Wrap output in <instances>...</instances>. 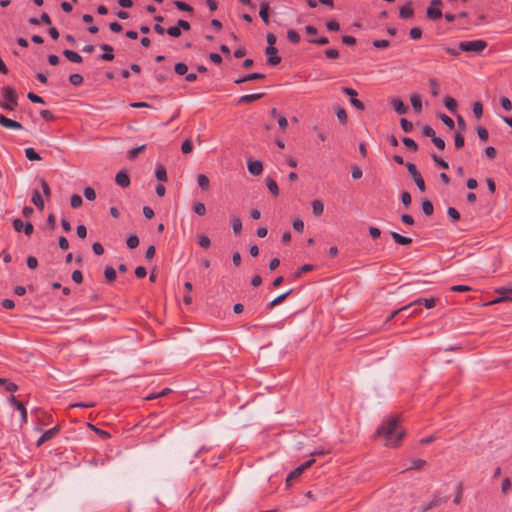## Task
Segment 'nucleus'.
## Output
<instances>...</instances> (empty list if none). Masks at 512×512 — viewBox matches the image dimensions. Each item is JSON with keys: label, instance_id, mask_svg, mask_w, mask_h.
<instances>
[{"label": "nucleus", "instance_id": "1", "mask_svg": "<svg viewBox=\"0 0 512 512\" xmlns=\"http://www.w3.org/2000/svg\"><path fill=\"white\" fill-rule=\"evenodd\" d=\"M376 435L382 439L385 446L396 447L405 436V430L400 427L398 417L390 416L376 430Z\"/></svg>", "mask_w": 512, "mask_h": 512}, {"label": "nucleus", "instance_id": "2", "mask_svg": "<svg viewBox=\"0 0 512 512\" xmlns=\"http://www.w3.org/2000/svg\"><path fill=\"white\" fill-rule=\"evenodd\" d=\"M1 97L0 108L13 111L17 107L18 95L10 86H4L1 89Z\"/></svg>", "mask_w": 512, "mask_h": 512}, {"label": "nucleus", "instance_id": "3", "mask_svg": "<svg viewBox=\"0 0 512 512\" xmlns=\"http://www.w3.org/2000/svg\"><path fill=\"white\" fill-rule=\"evenodd\" d=\"M421 304H424V306L426 308H432L435 306L436 304V298L434 297H430V298H418L414 301H412L411 303L393 311L391 313V315L387 318V321H390L392 320L393 318H395L399 313L401 312H404V311H407L409 310L410 308L414 307V306H418V305H421Z\"/></svg>", "mask_w": 512, "mask_h": 512}, {"label": "nucleus", "instance_id": "4", "mask_svg": "<svg viewBox=\"0 0 512 512\" xmlns=\"http://www.w3.org/2000/svg\"><path fill=\"white\" fill-rule=\"evenodd\" d=\"M487 47V42L481 39L462 41L459 43V50L463 52L480 53Z\"/></svg>", "mask_w": 512, "mask_h": 512}, {"label": "nucleus", "instance_id": "5", "mask_svg": "<svg viewBox=\"0 0 512 512\" xmlns=\"http://www.w3.org/2000/svg\"><path fill=\"white\" fill-rule=\"evenodd\" d=\"M406 167H407L409 174L412 176L417 188L420 191L424 192L426 189V185H425L424 179L422 178L421 174L417 171L416 165L413 163H407Z\"/></svg>", "mask_w": 512, "mask_h": 512}, {"label": "nucleus", "instance_id": "6", "mask_svg": "<svg viewBox=\"0 0 512 512\" xmlns=\"http://www.w3.org/2000/svg\"><path fill=\"white\" fill-rule=\"evenodd\" d=\"M13 227L17 232H24L27 236L33 233L34 227L30 222L24 223L21 219H14Z\"/></svg>", "mask_w": 512, "mask_h": 512}, {"label": "nucleus", "instance_id": "7", "mask_svg": "<svg viewBox=\"0 0 512 512\" xmlns=\"http://www.w3.org/2000/svg\"><path fill=\"white\" fill-rule=\"evenodd\" d=\"M315 462V459L314 458H310L309 460H307L305 463L301 464L300 466H298L297 468H295L293 471H291L289 473V475L287 476L286 478V482H290L292 479L294 478H297L298 476H300L302 474V472L307 469L308 467H310L313 463Z\"/></svg>", "mask_w": 512, "mask_h": 512}, {"label": "nucleus", "instance_id": "8", "mask_svg": "<svg viewBox=\"0 0 512 512\" xmlns=\"http://www.w3.org/2000/svg\"><path fill=\"white\" fill-rule=\"evenodd\" d=\"M342 91L346 95L350 96V103L354 107H356L359 110H364L365 107H364L363 102H361L359 99L356 98V96H357V91L356 90H354L352 88H349V87H344V88H342Z\"/></svg>", "mask_w": 512, "mask_h": 512}, {"label": "nucleus", "instance_id": "9", "mask_svg": "<svg viewBox=\"0 0 512 512\" xmlns=\"http://www.w3.org/2000/svg\"><path fill=\"white\" fill-rule=\"evenodd\" d=\"M0 125L7 129H12V130H22L23 129V126L21 123L15 121V120H12L10 118H7L3 114H0Z\"/></svg>", "mask_w": 512, "mask_h": 512}, {"label": "nucleus", "instance_id": "10", "mask_svg": "<svg viewBox=\"0 0 512 512\" xmlns=\"http://www.w3.org/2000/svg\"><path fill=\"white\" fill-rule=\"evenodd\" d=\"M267 58V63L271 66H276L281 62V58L277 56V49L275 47H266L265 50Z\"/></svg>", "mask_w": 512, "mask_h": 512}, {"label": "nucleus", "instance_id": "11", "mask_svg": "<svg viewBox=\"0 0 512 512\" xmlns=\"http://www.w3.org/2000/svg\"><path fill=\"white\" fill-rule=\"evenodd\" d=\"M247 169L251 175L258 176L263 171V165L258 160H248Z\"/></svg>", "mask_w": 512, "mask_h": 512}, {"label": "nucleus", "instance_id": "12", "mask_svg": "<svg viewBox=\"0 0 512 512\" xmlns=\"http://www.w3.org/2000/svg\"><path fill=\"white\" fill-rule=\"evenodd\" d=\"M263 78H265L264 74L254 72V73H249V74H247V75H245L243 77H239L234 82L236 84H241V83H244V82L260 80V79H263Z\"/></svg>", "mask_w": 512, "mask_h": 512}, {"label": "nucleus", "instance_id": "13", "mask_svg": "<svg viewBox=\"0 0 512 512\" xmlns=\"http://www.w3.org/2000/svg\"><path fill=\"white\" fill-rule=\"evenodd\" d=\"M115 181L122 188H126L130 185V178L124 171H120L116 174Z\"/></svg>", "mask_w": 512, "mask_h": 512}, {"label": "nucleus", "instance_id": "14", "mask_svg": "<svg viewBox=\"0 0 512 512\" xmlns=\"http://www.w3.org/2000/svg\"><path fill=\"white\" fill-rule=\"evenodd\" d=\"M59 429L57 427H53L47 431H45L41 437L37 440V446H40L42 445L44 442H46L47 440L53 438L57 433H58Z\"/></svg>", "mask_w": 512, "mask_h": 512}, {"label": "nucleus", "instance_id": "15", "mask_svg": "<svg viewBox=\"0 0 512 512\" xmlns=\"http://www.w3.org/2000/svg\"><path fill=\"white\" fill-rule=\"evenodd\" d=\"M391 104H392V107L395 110V112L400 115L405 114L408 111V106H406L403 103V101L398 98L393 99Z\"/></svg>", "mask_w": 512, "mask_h": 512}, {"label": "nucleus", "instance_id": "16", "mask_svg": "<svg viewBox=\"0 0 512 512\" xmlns=\"http://www.w3.org/2000/svg\"><path fill=\"white\" fill-rule=\"evenodd\" d=\"M104 50V53L100 56L104 61H112L114 59L113 47L108 44H102L100 46Z\"/></svg>", "mask_w": 512, "mask_h": 512}, {"label": "nucleus", "instance_id": "17", "mask_svg": "<svg viewBox=\"0 0 512 512\" xmlns=\"http://www.w3.org/2000/svg\"><path fill=\"white\" fill-rule=\"evenodd\" d=\"M410 102L411 105L416 113L422 112V102L420 99V96L418 94H411L410 95Z\"/></svg>", "mask_w": 512, "mask_h": 512}, {"label": "nucleus", "instance_id": "18", "mask_svg": "<svg viewBox=\"0 0 512 512\" xmlns=\"http://www.w3.org/2000/svg\"><path fill=\"white\" fill-rule=\"evenodd\" d=\"M391 237L393 238V240L397 244H400V245L407 246V245H410L412 243V239L411 238L402 236V235H400L397 232H391Z\"/></svg>", "mask_w": 512, "mask_h": 512}, {"label": "nucleus", "instance_id": "19", "mask_svg": "<svg viewBox=\"0 0 512 512\" xmlns=\"http://www.w3.org/2000/svg\"><path fill=\"white\" fill-rule=\"evenodd\" d=\"M497 292L499 293L497 301H512V289L502 287Z\"/></svg>", "mask_w": 512, "mask_h": 512}, {"label": "nucleus", "instance_id": "20", "mask_svg": "<svg viewBox=\"0 0 512 512\" xmlns=\"http://www.w3.org/2000/svg\"><path fill=\"white\" fill-rule=\"evenodd\" d=\"M291 293H292V289H290L287 292L277 296L276 298H274L272 301H270L267 304V309L268 310L272 309L274 306H276L279 303H281L282 301H284Z\"/></svg>", "mask_w": 512, "mask_h": 512}, {"label": "nucleus", "instance_id": "21", "mask_svg": "<svg viewBox=\"0 0 512 512\" xmlns=\"http://www.w3.org/2000/svg\"><path fill=\"white\" fill-rule=\"evenodd\" d=\"M63 55L71 62H74V63H80L82 62V56L75 52V51H72V50H64L63 51Z\"/></svg>", "mask_w": 512, "mask_h": 512}, {"label": "nucleus", "instance_id": "22", "mask_svg": "<svg viewBox=\"0 0 512 512\" xmlns=\"http://www.w3.org/2000/svg\"><path fill=\"white\" fill-rule=\"evenodd\" d=\"M263 97V93L246 94L239 98V103H251Z\"/></svg>", "mask_w": 512, "mask_h": 512}, {"label": "nucleus", "instance_id": "23", "mask_svg": "<svg viewBox=\"0 0 512 512\" xmlns=\"http://www.w3.org/2000/svg\"><path fill=\"white\" fill-rule=\"evenodd\" d=\"M311 206H312L313 214L316 217H319V216H321L323 214V212H324V204L320 200H313L311 202Z\"/></svg>", "mask_w": 512, "mask_h": 512}, {"label": "nucleus", "instance_id": "24", "mask_svg": "<svg viewBox=\"0 0 512 512\" xmlns=\"http://www.w3.org/2000/svg\"><path fill=\"white\" fill-rule=\"evenodd\" d=\"M31 201L39 210L44 209V201H43V199L40 195V192L38 190H35L33 192Z\"/></svg>", "mask_w": 512, "mask_h": 512}, {"label": "nucleus", "instance_id": "25", "mask_svg": "<svg viewBox=\"0 0 512 512\" xmlns=\"http://www.w3.org/2000/svg\"><path fill=\"white\" fill-rule=\"evenodd\" d=\"M268 12H269V5L266 2H263L260 5L259 16L262 19V21L265 22L266 24L269 23Z\"/></svg>", "mask_w": 512, "mask_h": 512}, {"label": "nucleus", "instance_id": "26", "mask_svg": "<svg viewBox=\"0 0 512 512\" xmlns=\"http://www.w3.org/2000/svg\"><path fill=\"white\" fill-rule=\"evenodd\" d=\"M427 16L431 20H438V19H440L442 17V12H441V10L439 8H435V7L429 6L427 8Z\"/></svg>", "mask_w": 512, "mask_h": 512}, {"label": "nucleus", "instance_id": "27", "mask_svg": "<svg viewBox=\"0 0 512 512\" xmlns=\"http://www.w3.org/2000/svg\"><path fill=\"white\" fill-rule=\"evenodd\" d=\"M0 384H3L4 390L7 392H14L18 389V386L7 378H0Z\"/></svg>", "mask_w": 512, "mask_h": 512}, {"label": "nucleus", "instance_id": "28", "mask_svg": "<svg viewBox=\"0 0 512 512\" xmlns=\"http://www.w3.org/2000/svg\"><path fill=\"white\" fill-rule=\"evenodd\" d=\"M197 183L202 190H207L209 188L210 180L205 174H198Z\"/></svg>", "mask_w": 512, "mask_h": 512}, {"label": "nucleus", "instance_id": "29", "mask_svg": "<svg viewBox=\"0 0 512 512\" xmlns=\"http://www.w3.org/2000/svg\"><path fill=\"white\" fill-rule=\"evenodd\" d=\"M25 156L30 161H38L41 159L40 155L32 147L25 149Z\"/></svg>", "mask_w": 512, "mask_h": 512}, {"label": "nucleus", "instance_id": "30", "mask_svg": "<svg viewBox=\"0 0 512 512\" xmlns=\"http://www.w3.org/2000/svg\"><path fill=\"white\" fill-rule=\"evenodd\" d=\"M422 211L425 215L430 216L434 212L433 204L430 200H424L422 201Z\"/></svg>", "mask_w": 512, "mask_h": 512}, {"label": "nucleus", "instance_id": "31", "mask_svg": "<svg viewBox=\"0 0 512 512\" xmlns=\"http://www.w3.org/2000/svg\"><path fill=\"white\" fill-rule=\"evenodd\" d=\"M104 276L108 282H113L116 279V271L113 267L107 266L104 269Z\"/></svg>", "mask_w": 512, "mask_h": 512}, {"label": "nucleus", "instance_id": "32", "mask_svg": "<svg viewBox=\"0 0 512 512\" xmlns=\"http://www.w3.org/2000/svg\"><path fill=\"white\" fill-rule=\"evenodd\" d=\"M155 176L159 181H162V182L167 181L166 169L161 165L157 166V168L155 170Z\"/></svg>", "mask_w": 512, "mask_h": 512}, {"label": "nucleus", "instance_id": "33", "mask_svg": "<svg viewBox=\"0 0 512 512\" xmlns=\"http://www.w3.org/2000/svg\"><path fill=\"white\" fill-rule=\"evenodd\" d=\"M231 226L235 234H239L242 231V222L239 217H233L231 219Z\"/></svg>", "mask_w": 512, "mask_h": 512}, {"label": "nucleus", "instance_id": "34", "mask_svg": "<svg viewBox=\"0 0 512 512\" xmlns=\"http://www.w3.org/2000/svg\"><path fill=\"white\" fill-rule=\"evenodd\" d=\"M192 209L199 216H203V215L206 214V206L202 202L194 203L193 206H192Z\"/></svg>", "mask_w": 512, "mask_h": 512}, {"label": "nucleus", "instance_id": "35", "mask_svg": "<svg viewBox=\"0 0 512 512\" xmlns=\"http://www.w3.org/2000/svg\"><path fill=\"white\" fill-rule=\"evenodd\" d=\"M399 14H400V17L403 19H408V18L412 17L413 10L410 8V4H407L403 7H401Z\"/></svg>", "mask_w": 512, "mask_h": 512}, {"label": "nucleus", "instance_id": "36", "mask_svg": "<svg viewBox=\"0 0 512 512\" xmlns=\"http://www.w3.org/2000/svg\"><path fill=\"white\" fill-rule=\"evenodd\" d=\"M444 105L450 112H454L457 108V102L452 97H446L444 99Z\"/></svg>", "mask_w": 512, "mask_h": 512}, {"label": "nucleus", "instance_id": "37", "mask_svg": "<svg viewBox=\"0 0 512 512\" xmlns=\"http://www.w3.org/2000/svg\"><path fill=\"white\" fill-rule=\"evenodd\" d=\"M267 187L269 189V191L274 195V196H278L279 194V188H278V185L277 183L271 179V178H268L267 179Z\"/></svg>", "mask_w": 512, "mask_h": 512}, {"label": "nucleus", "instance_id": "38", "mask_svg": "<svg viewBox=\"0 0 512 512\" xmlns=\"http://www.w3.org/2000/svg\"><path fill=\"white\" fill-rule=\"evenodd\" d=\"M287 39L293 44H298L300 42V35L295 30H288Z\"/></svg>", "mask_w": 512, "mask_h": 512}, {"label": "nucleus", "instance_id": "39", "mask_svg": "<svg viewBox=\"0 0 512 512\" xmlns=\"http://www.w3.org/2000/svg\"><path fill=\"white\" fill-rule=\"evenodd\" d=\"M198 244L202 247V248H209L210 245H211V240L210 238L207 236V235H199L198 236Z\"/></svg>", "mask_w": 512, "mask_h": 512}, {"label": "nucleus", "instance_id": "40", "mask_svg": "<svg viewBox=\"0 0 512 512\" xmlns=\"http://www.w3.org/2000/svg\"><path fill=\"white\" fill-rule=\"evenodd\" d=\"M17 410L20 412L21 426L27 423V410L24 405H17Z\"/></svg>", "mask_w": 512, "mask_h": 512}, {"label": "nucleus", "instance_id": "41", "mask_svg": "<svg viewBox=\"0 0 512 512\" xmlns=\"http://www.w3.org/2000/svg\"><path fill=\"white\" fill-rule=\"evenodd\" d=\"M69 81L72 85L79 86L83 83V77L78 73L71 74L69 76Z\"/></svg>", "mask_w": 512, "mask_h": 512}, {"label": "nucleus", "instance_id": "42", "mask_svg": "<svg viewBox=\"0 0 512 512\" xmlns=\"http://www.w3.org/2000/svg\"><path fill=\"white\" fill-rule=\"evenodd\" d=\"M175 73L178 75H185L188 71V67L186 64L179 62L174 66Z\"/></svg>", "mask_w": 512, "mask_h": 512}, {"label": "nucleus", "instance_id": "43", "mask_svg": "<svg viewBox=\"0 0 512 512\" xmlns=\"http://www.w3.org/2000/svg\"><path fill=\"white\" fill-rule=\"evenodd\" d=\"M126 244L128 248L134 249L139 245V238L136 235H131L127 238Z\"/></svg>", "mask_w": 512, "mask_h": 512}, {"label": "nucleus", "instance_id": "44", "mask_svg": "<svg viewBox=\"0 0 512 512\" xmlns=\"http://www.w3.org/2000/svg\"><path fill=\"white\" fill-rule=\"evenodd\" d=\"M402 143L412 151H416L418 149V145L412 138H403Z\"/></svg>", "mask_w": 512, "mask_h": 512}, {"label": "nucleus", "instance_id": "45", "mask_svg": "<svg viewBox=\"0 0 512 512\" xmlns=\"http://www.w3.org/2000/svg\"><path fill=\"white\" fill-rule=\"evenodd\" d=\"M401 128L404 132L409 133L413 130L412 122L408 121L406 118H402L400 120Z\"/></svg>", "mask_w": 512, "mask_h": 512}, {"label": "nucleus", "instance_id": "46", "mask_svg": "<svg viewBox=\"0 0 512 512\" xmlns=\"http://www.w3.org/2000/svg\"><path fill=\"white\" fill-rule=\"evenodd\" d=\"M472 110H473V114L476 118H480L483 114V106L478 101L474 102Z\"/></svg>", "mask_w": 512, "mask_h": 512}, {"label": "nucleus", "instance_id": "47", "mask_svg": "<svg viewBox=\"0 0 512 512\" xmlns=\"http://www.w3.org/2000/svg\"><path fill=\"white\" fill-rule=\"evenodd\" d=\"M84 197L89 200L93 201L96 198L95 190L91 187H86L83 191Z\"/></svg>", "mask_w": 512, "mask_h": 512}, {"label": "nucleus", "instance_id": "48", "mask_svg": "<svg viewBox=\"0 0 512 512\" xmlns=\"http://www.w3.org/2000/svg\"><path fill=\"white\" fill-rule=\"evenodd\" d=\"M70 203H71L72 208L76 209L82 205L83 201H82L81 196L74 194L71 196Z\"/></svg>", "mask_w": 512, "mask_h": 512}, {"label": "nucleus", "instance_id": "49", "mask_svg": "<svg viewBox=\"0 0 512 512\" xmlns=\"http://www.w3.org/2000/svg\"><path fill=\"white\" fill-rule=\"evenodd\" d=\"M425 461L422 459H412L411 465L407 469H421L425 465Z\"/></svg>", "mask_w": 512, "mask_h": 512}, {"label": "nucleus", "instance_id": "50", "mask_svg": "<svg viewBox=\"0 0 512 512\" xmlns=\"http://www.w3.org/2000/svg\"><path fill=\"white\" fill-rule=\"evenodd\" d=\"M174 5L177 7V9H179L181 11H186V12L193 11L192 6H190L189 4H186L185 2H182V1H175Z\"/></svg>", "mask_w": 512, "mask_h": 512}, {"label": "nucleus", "instance_id": "51", "mask_svg": "<svg viewBox=\"0 0 512 512\" xmlns=\"http://www.w3.org/2000/svg\"><path fill=\"white\" fill-rule=\"evenodd\" d=\"M440 119L442 120V122L449 128V129H453L454 126H455V123L453 121V119L451 117H449L448 115L446 114H441L440 115Z\"/></svg>", "mask_w": 512, "mask_h": 512}, {"label": "nucleus", "instance_id": "52", "mask_svg": "<svg viewBox=\"0 0 512 512\" xmlns=\"http://www.w3.org/2000/svg\"><path fill=\"white\" fill-rule=\"evenodd\" d=\"M400 198H401V202L403 203V205L408 208L411 204V195L409 192L407 191H403L400 195Z\"/></svg>", "mask_w": 512, "mask_h": 512}, {"label": "nucleus", "instance_id": "53", "mask_svg": "<svg viewBox=\"0 0 512 512\" xmlns=\"http://www.w3.org/2000/svg\"><path fill=\"white\" fill-rule=\"evenodd\" d=\"M336 116L342 124L347 122V113L343 108L336 109Z\"/></svg>", "mask_w": 512, "mask_h": 512}, {"label": "nucleus", "instance_id": "54", "mask_svg": "<svg viewBox=\"0 0 512 512\" xmlns=\"http://www.w3.org/2000/svg\"><path fill=\"white\" fill-rule=\"evenodd\" d=\"M447 215L453 220L457 221L460 219V213L457 209L454 207H449L447 210Z\"/></svg>", "mask_w": 512, "mask_h": 512}, {"label": "nucleus", "instance_id": "55", "mask_svg": "<svg viewBox=\"0 0 512 512\" xmlns=\"http://www.w3.org/2000/svg\"><path fill=\"white\" fill-rule=\"evenodd\" d=\"M146 145H141L139 147L133 148L128 152V158L130 160L137 157L138 153L143 151L145 149Z\"/></svg>", "mask_w": 512, "mask_h": 512}, {"label": "nucleus", "instance_id": "56", "mask_svg": "<svg viewBox=\"0 0 512 512\" xmlns=\"http://www.w3.org/2000/svg\"><path fill=\"white\" fill-rule=\"evenodd\" d=\"M422 133H423V135L430 137L431 140L436 136L434 129L429 125H425L422 128Z\"/></svg>", "mask_w": 512, "mask_h": 512}, {"label": "nucleus", "instance_id": "57", "mask_svg": "<svg viewBox=\"0 0 512 512\" xmlns=\"http://www.w3.org/2000/svg\"><path fill=\"white\" fill-rule=\"evenodd\" d=\"M409 36L411 39L418 40L422 36V31L420 28L414 27L410 30Z\"/></svg>", "mask_w": 512, "mask_h": 512}, {"label": "nucleus", "instance_id": "58", "mask_svg": "<svg viewBox=\"0 0 512 512\" xmlns=\"http://www.w3.org/2000/svg\"><path fill=\"white\" fill-rule=\"evenodd\" d=\"M166 32L171 36V37H174V38H177L181 35V30L179 29V27L176 25V26H172L170 28H168L166 30Z\"/></svg>", "mask_w": 512, "mask_h": 512}, {"label": "nucleus", "instance_id": "59", "mask_svg": "<svg viewBox=\"0 0 512 512\" xmlns=\"http://www.w3.org/2000/svg\"><path fill=\"white\" fill-rule=\"evenodd\" d=\"M477 134L480 140L487 141L489 134L488 131L484 127H478L477 128Z\"/></svg>", "mask_w": 512, "mask_h": 512}, {"label": "nucleus", "instance_id": "60", "mask_svg": "<svg viewBox=\"0 0 512 512\" xmlns=\"http://www.w3.org/2000/svg\"><path fill=\"white\" fill-rule=\"evenodd\" d=\"M27 98L32 101L33 103H40V104H44V100L42 97L38 96L37 94L33 93V92H29L27 94Z\"/></svg>", "mask_w": 512, "mask_h": 512}, {"label": "nucleus", "instance_id": "61", "mask_svg": "<svg viewBox=\"0 0 512 512\" xmlns=\"http://www.w3.org/2000/svg\"><path fill=\"white\" fill-rule=\"evenodd\" d=\"M372 44L375 48L383 49L389 46V41L385 39L374 40Z\"/></svg>", "mask_w": 512, "mask_h": 512}, {"label": "nucleus", "instance_id": "62", "mask_svg": "<svg viewBox=\"0 0 512 512\" xmlns=\"http://www.w3.org/2000/svg\"><path fill=\"white\" fill-rule=\"evenodd\" d=\"M363 175L362 169L358 166L352 167L351 176L353 179H360Z\"/></svg>", "mask_w": 512, "mask_h": 512}, {"label": "nucleus", "instance_id": "63", "mask_svg": "<svg viewBox=\"0 0 512 512\" xmlns=\"http://www.w3.org/2000/svg\"><path fill=\"white\" fill-rule=\"evenodd\" d=\"M510 488H511V481H510V479L509 478L503 479L502 485H501V492L503 494H507L508 491L510 490Z\"/></svg>", "mask_w": 512, "mask_h": 512}, {"label": "nucleus", "instance_id": "64", "mask_svg": "<svg viewBox=\"0 0 512 512\" xmlns=\"http://www.w3.org/2000/svg\"><path fill=\"white\" fill-rule=\"evenodd\" d=\"M431 141L438 149L443 150L445 148V141L442 138L435 136Z\"/></svg>", "mask_w": 512, "mask_h": 512}]
</instances>
